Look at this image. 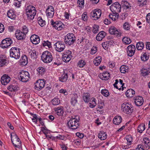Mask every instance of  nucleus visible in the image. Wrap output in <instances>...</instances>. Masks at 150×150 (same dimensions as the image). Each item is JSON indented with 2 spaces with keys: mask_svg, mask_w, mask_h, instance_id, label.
I'll use <instances>...</instances> for the list:
<instances>
[{
  "mask_svg": "<svg viewBox=\"0 0 150 150\" xmlns=\"http://www.w3.org/2000/svg\"><path fill=\"white\" fill-rule=\"evenodd\" d=\"M79 117L77 115L72 117L68 122V125L69 128L72 129H75L79 127Z\"/></svg>",
  "mask_w": 150,
  "mask_h": 150,
  "instance_id": "f257e3e1",
  "label": "nucleus"
},
{
  "mask_svg": "<svg viewBox=\"0 0 150 150\" xmlns=\"http://www.w3.org/2000/svg\"><path fill=\"white\" fill-rule=\"evenodd\" d=\"M41 58L44 62L49 63L52 61L53 57L50 52L46 51L42 53Z\"/></svg>",
  "mask_w": 150,
  "mask_h": 150,
  "instance_id": "f03ea898",
  "label": "nucleus"
},
{
  "mask_svg": "<svg viewBox=\"0 0 150 150\" xmlns=\"http://www.w3.org/2000/svg\"><path fill=\"white\" fill-rule=\"evenodd\" d=\"M76 40L74 35L72 33H69L65 36L64 41L66 44L71 45L74 43Z\"/></svg>",
  "mask_w": 150,
  "mask_h": 150,
  "instance_id": "7ed1b4c3",
  "label": "nucleus"
},
{
  "mask_svg": "<svg viewBox=\"0 0 150 150\" xmlns=\"http://www.w3.org/2000/svg\"><path fill=\"white\" fill-rule=\"evenodd\" d=\"M10 57L17 59L19 58L20 53L19 49L16 47H12L10 50Z\"/></svg>",
  "mask_w": 150,
  "mask_h": 150,
  "instance_id": "20e7f679",
  "label": "nucleus"
},
{
  "mask_svg": "<svg viewBox=\"0 0 150 150\" xmlns=\"http://www.w3.org/2000/svg\"><path fill=\"white\" fill-rule=\"evenodd\" d=\"M110 8L112 13H118L121 11V5L118 2H115L110 6Z\"/></svg>",
  "mask_w": 150,
  "mask_h": 150,
  "instance_id": "39448f33",
  "label": "nucleus"
},
{
  "mask_svg": "<svg viewBox=\"0 0 150 150\" xmlns=\"http://www.w3.org/2000/svg\"><path fill=\"white\" fill-rule=\"evenodd\" d=\"M122 108L123 112H134L133 108L131 105L128 103H125L122 104Z\"/></svg>",
  "mask_w": 150,
  "mask_h": 150,
  "instance_id": "423d86ee",
  "label": "nucleus"
},
{
  "mask_svg": "<svg viewBox=\"0 0 150 150\" xmlns=\"http://www.w3.org/2000/svg\"><path fill=\"white\" fill-rule=\"evenodd\" d=\"M19 75L22 82H26L28 80L29 74L28 72L22 71L20 73Z\"/></svg>",
  "mask_w": 150,
  "mask_h": 150,
  "instance_id": "0eeeda50",
  "label": "nucleus"
},
{
  "mask_svg": "<svg viewBox=\"0 0 150 150\" xmlns=\"http://www.w3.org/2000/svg\"><path fill=\"white\" fill-rule=\"evenodd\" d=\"M51 22L52 26L58 30H62L64 26L61 21H56L55 22L53 20H52Z\"/></svg>",
  "mask_w": 150,
  "mask_h": 150,
  "instance_id": "6e6552de",
  "label": "nucleus"
},
{
  "mask_svg": "<svg viewBox=\"0 0 150 150\" xmlns=\"http://www.w3.org/2000/svg\"><path fill=\"white\" fill-rule=\"evenodd\" d=\"M71 54V52L69 50H68L64 53L63 55V61L66 62H68L72 57Z\"/></svg>",
  "mask_w": 150,
  "mask_h": 150,
  "instance_id": "1a4fd4ad",
  "label": "nucleus"
},
{
  "mask_svg": "<svg viewBox=\"0 0 150 150\" xmlns=\"http://www.w3.org/2000/svg\"><path fill=\"white\" fill-rule=\"evenodd\" d=\"M135 50V46L131 45L128 46L127 48V53L128 56L131 57L133 55Z\"/></svg>",
  "mask_w": 150,
  "mask_h": 150,
  "instance_id": "9d476101",
  "label": "nucleus"
},
{
  "mask_svg": "<svg viewBox=\"0 0 150 150\" xmlns=\"http://www.w3.org/2000/svg\"><path fill=\"white\" fill-rule=\"evenodd\" d=\"M45 84L44 79H39L35 83V88L38 90H40L44 87Z\"/></svg>",
  "mask_w": 150,
  "mask_h": 150,
  "instance_id": "9b49d317",
  "label": "nucleus"
},
{
  "mask_svg": "<svg viewBox=\"0 0 150 150\" xmlns=\"http://www.w3.org/2000/svg\"><path fill=\"white\" fill-rule=\"evenodd\" d=\"M54 46H55L56 50L59 52L63 51L65 47L64 44L60 42H57L54 44Z\"/></svg>",
  "mask_w": 150,
  "mask_h": 150,
  "instance_id": "f8f14e48",
  "label": "nucleus"
},
{
  "mask_svg": "<svg viewBox=\"0 0 150 150\" xmlns=\"http://www.w3.org/2000/svg\"><path fill=\"white\" fill-rule=\"evenodd\" d=\"M101 14V11L100 9H96L91 12V16L92 17L95 18L94 19L97 20L100 17Z\"/></svg>",
  "mask_w": 150,
  "mask_h": 150,
  "instance_id": "ddd939ff",
  "label": "nucleus"
},
{
  "mask_svg": "<svg viewBox=\"0 0 150 150\" xmlns=\"http://www.w3.org/2000/svg\"><path fill=\"white\" fill-rule=\"evenodd\" d=\"M109 31L111 34L115 35L117 36H120L121 35L120 31H118L116 28L114 26H111L110 27L109 29Z\"/></svg>",
  "mask_w": 150,
  "mask_h": 150,
  "instance_id": "4468645a",
  "label": "nucleus"
},
{
  "mask_svg": "<svg viewBox=\"0 0 150 150\" xmlns=\"http://www.w3.org/2000/svg\"><path fill=\"white\" fill-rule=\"evenodd\" d=\"M134 101L137 106H139L143 104L144 99L142 96H138L134 98Z\"/></svg>",
  "mask_w": 150,
  "mask_h": 150,
  "instance_id": "2eb2a0df",
  "label": "nucleus"
},
{
  "mask_svg": "<svg viewBox=\"0 0 150 150\" xmlns=\"http://www.w3.org/2000/svg\"><path fill=\"white\" fill-rule=\"evenodd\" d=\"M54 13V8L52 6H49L46 11L47 16L50 18L53 17Z\"/></svg>",
  "mask_w": 150,
  "mask_h": 150,
  "instance_id": "dca6fc26",
  "label": "nucleus"
},
{
  "mask_svg": "<svg viewBox=\"0 0 150 150\" xmlns=\"http://www.w3.org/2000/svg\"><path fill=\"white\" fill-rule=\"evenodd\" d=\"M36 11L35 8H32V11L30 12H26V14L27 16L28 20H31L33 19L34 16L36 15Z\"/></svg>",
  "mask_w": 150,
  "mask_h": 150,
  "instance_id": "f3484780",
  "label": "nucleus"
},
{
  "mask_svg": "<svg viewBox=\"0 0 150 150\" xmlns=\"http://www.w3.org/2000/svg\"><path fill=\"white\" fill-rule=\"evenodd\" d=\"M30 40L34 44H38L40 41L39 37L37 35L34 34L31 36Z\"/></svg>",
  "mask_w": 150,
  "mask_h": 150,
  "instance_id": "a211bd4d",
  "label": "nucleus"
},
{
  "mask_svg": "<svg viewBox=\"0 0 150 150\" xmlns=\"http://www.w3.org/2000/svg\"><path fill=\"white\" fill-rule=\"evenodd\" d=\"M10 78L6 75H3L1 78V84L4 85H6L10 81Z\"/></svg>",
  "mask_w": 150,
  "mask_h": 150,
  "instance_id": "6ab92c4d",
  "label": "nucleus"
},
{
  "mask_svg": "<svg viewBox=\"0 0 150 150\" xmlns=\"http://www.w3.org/2000/svg\"><path fill=\"white\" fill-rule=\"evenodd\" d=\"M142 142L144 148H146L147 149L150 148V140L148 138H144Z\"/></svg>",
  "mask_w": 150,
  "mask_h": 150,
  "instance_id": "aec40b11",
  "label": "nucleus"
},
{
  "mask_svg": "<svg viewBox=\"0 0 150 150\" xmlns=\"http://www.w3.org/2000/svg\"><path fill=\"white\" fill-rule=\"evenodd\" d=\"M15 35L18 40H23L25 39V35L22 32L17 31L15 34Z\"/></svg>",
  "mask_w": 150,
  "mask_h": 150,
  "instance_id": "412c9836",
  "label": "nucleus"
},
{
  "mask_svg": "<svg viewBox=\"0 0 150 150\" xmlns=\"http://www.w3.org/2000/svg\"><path fill=\"white\" fill-rule=\"evenodd\" d=\"M106 33L104 31H101L97 35L96 39L97 40L100 41L105 36Z\"/></svg>",
  "mask_w": 150,
  "mask_h": 150,
  "instance_id": "4be33fe9",
  "label": "nucleus"
},
{
  "mask_svg": "<svg viewBox=\"0 0 150 150\" xmlns=\"http://www.w3.org/2000/svg\"><path fill=\"white\" fill-rule=\"evenodd\" d=\"M21 64L23 66H25L28 64V60L27 56L25 55H23L21 57V59L20 60Z\"/></svg>",
  "mask_w": 150,
  "mask_h": 150,
  "instance_id": "5701e85b",
  "label": "nucleus"
},
{
  "mask_svg": "<svg viewBox=\"0 0 150 150\" xmlns=\"http://www.w3.org/2000/svg\"><path fill=\"white\" fill-rule=\"evenodd\" d=\"M122 120V119L120 116H116L113 119V122L114 124L118 125L121 122Z\"/></svg>",
  "mask_w": 150,
  "mask_h": 150,
  "instance_id": "b1692460",
  "label": "nucleus"
},
{
  "mask_svg": "<svg viewBox=\"0 0 150 150\" xmlns=\"http://www.w3.org/2000/svg\"><path fill=\"white\" fill-rule=\"evenodd\" d=\"M150 73V69L149 68H142L141 70L142 75L145 76H147Z\"/></svg>",
  "mask_w": 150,
  "mask_h": 150,
  "instance_id": "393cba45",
  "label": "nucleus"
},
{
  "mask_svg": "<svg viewBox=\"0 0 150 150\" xmlns=\"http://www.w3.org/2000/svg\"><path fill=\"white\" fill-rule=\"evenodd\" d=\"M126 95L127 97L131 98L133 97L135 94V91L132 89H129L126 92Z\"/></svg>",
  "mask_w": 150,
  "mask_h": 150,
  "instance_id": "a878e982",
  "label": "nucleus"
},
{
  "mask_svg": "<svg viewBox=\"0 0 150 150\" xmlns=\"http://www.w3.org/2000/svg\"><path fill=\"white\" fill-rule=\"evenodd\" d=\"M98 137L101 140H104L107 138V134L105 132L101 131L98 134Z\"/></svg>",
  "mask_w": 150,
  "mask_h": 150,
  "instance_id": "bb28decb",
  "label": "nucleus"
},
{
  "mask_svg": "<svg viewBox=\"0 0 150 150\" xmlns=\"http://www.w3.org/2000/svg\"><path fill=\"white\" fill-rule=\"evenodd\" d=\"M78 97V95L77 94H74L73 96H72L71 99V102L72 105L74 106L77 103V98Z\"/></svg>",
  "mask_w": 150,
  "mask_h": 150,
  "instance_id": "cd10ccee",
  "label": "nucleus"
},
{
  "mask_svg": "<svg viewBox=\"0 0 150 150\" xmlns=\"http://www.w3.org/2000/svg\"><path fill=\"white\" fill-rule=\"evenodd\" d=\"M101 61V57L100 56H98L94 59L93 61V63L95 65L98 66L100 64Z\"/></svg>",
  "mask_w": 150,
  "mask_h": 150,
  "instance_id": "c85d7f7f",
  "label": "nucleus"
},
{
  "mask_svg": "<svg viewBox=\"0 0 150 150\" xmlns=\"http://www.w3.org/2000/svg\"><path fill=\"white\" fill-rule=\"evenodd\" d=\"M7 61L6 59L4 58L3 56H0V66L2 67L6 65Z\"/></svg>",
  "mask_w": 150,
  "mask_h": 150,
  "instance_id": "c756f323",
  "label": "nucleus"
},
{
  "mask_svg": "<svg viewBox=\"0 0 150 150\" xmlns=\"http://www.w3.org/2000/svg\"><path fill=\"white\" fill-rule=\"evenodd\" d=\"M12 143L16 148H20L21 147V142L19 138L18 139V140H14Z\"/></svg>",
  "mask_w": 150,
  "mask_h": 150,
  "instance_id": "7c9ffc66",
  "label": "nucleus"
},
{
  "mask_svg": "<svg viewBox=\"0 0 150 150\" xmlns=\"http://www.w3.org/2000/svg\"><path fill=\"white\" fill-rule=\"evenodd\" d=\"M83 100L85 102H88L90 99V94L88 93H84L83 94Z\"/></svg>",
  "mask_w": 150,
  "mask_h": 150,
  "instance_id": "2f4dec72",
  "label": "nucleus"
},
{
  "mask_svg": "<svg viewBox=\"0 0 150 150\" xmlns=\"http://www.w3.org/2000/svg\"><path fill=\"white\" fill-rule=\"evenodd\" d=\"M18 88L17 86H14L13 85L9 86L7 88V89L12 92H15L18 90Z\"/></svg>",
  "mask_w": 150,
  "mask_h": 150,
  "instance_id": "473e14b6",
  "label": "nucleus"
},
{
  "mask_svg": "<svg viewBox=\"0 0 150 150\" xmlns=\"http://www.w3.org/2000/svg\"><path fill=\"white\" fill-rule=\"evenodd\" d=\"M110 75V73L106 71L103 73L102 75V77H101V78L103 80H107L109 79Z\"/></svg>",
  "mask_w": 150,
  "mask_h": 150,
  "instance_id": "72a5a7b5",
  "label": "nucleus"
},
{
  "mask_svg": "<svg viewBox=\"0 0 150 150\" xmlns=\"http://www.w3.org/2000/svg\"><path fill=\"white\" fill-rule=\"evenodd\" d=\"M7 14L8 16L11 19H14L16 17V15L14 14L12 10H9Z\"/></svg>",
  "mask_w": 150,
  "mask_h": 150,
  "instance_id": "f704fd0d",
  "label": "nucleus"
},
{
  "mask_svg": "<svg viewBox=\"0 0 150 150\" xmlns=\"http://www.w3.org/2000/svg\"><path fill=\"white\" fill-rule=\"evenodd\" d=\"M68 78L67 74H64L62 75L61 77L59 78V80L61 81L64 82L66 81Z\"/></svg>",
  "mask_w": 150,
  "mask_h": 150,
  "instance_id": "c9c22d12",
  "label": "nucleus"
},
{
  "mask_svg": "<svg viewBox=\"0 0 150 150\" xmlns=\"http://www.w3.org/2000/svg\"><path fill=\"white\" fill-rule=\"evenodd\" d=\"M113 14H110L109 17L113 21H116L119 17V14L118 13H113Z\"/></svg>",
  "mask_w": 150,
  "mask_h": 150,
  "instance_id": "e433bc0d",
  "label": "nucleus"
},
{
  "mask_svg": "<svg viewBox=\"0 0 150 150\" xmlns=\"http://www.w3.org/2000/svg\"><path fill=\"white\" fill-rule=\"evenodd\" d=\"M145 129V125L144 124H142L139 125L137 129L138 132L140 133L142 132Z\"/></svg>",
  "mask_w": 150,
  "mask_h": 150,
  "instance_id": "4c0bfd02",
  "label": "nucleus"
},
{
  "mask_svg": "<svg viewBox=\"0 0 150 150\" xmlns=\"http://www.w3.org/2000/svg\"><path fill=\"white\" fill-rule=\"evenodd\" d=\"M123 43L125 44L128 45L131 42V39L127 37H124L122 39Z\"/></svg>",
  "mask_w": 150,
  "mask_h": 150,
  "instance_id": "58836bf2",
  "label": "nucleus"
},
{
  "mask_svg": "<svg viewBox=\"0 0 150 150\" xmlns=\"http://www.w3.org/2000/svg\"><path fill=\"white\" fill-rule=\"evenodd\" d=\"M144 46V43L141 42H137L136 44V48L138 50H141L143 49Z\"/></svg>",
  "mask_w": 150,
  "mask_h": 150,
  "instance_id": "ea45409f",
  "label": "nucleus"
},
{
  "mask_svg": "<svg viewBox=\"0 0 150 150\" xmlns=\"http://www.w3.org/2000/svg\"><path fill=\"white\" fill-rule=\"evenodd\" d=\"M29 54L31 59H34L36 57L37 54L35 50H31L29 52Z\"/></svg>",
  "mask_w": 150,
  "mask_h": 150,
  "instance_id": "a19ab883",
  "label": "nucleus"
},
{
  "mask_svg": "<svg viewBox=\"0 0 150 150\" xmlns=\"http://www.w3.org/2000/svg\"><path fill=\"white\" fill-rule=\"evenodd\" d=\"M127 141V144L131 145L132 142V137L130 135H128L126 137Z\"/></svg>",
  "mask_w": 150,
  "mask_h": 150,
  "instance_id": "79ce46f5",
  "label": "nucleus"
},
{
  "mask_svg": "<svg viewBox=\"0 0 150 150\" xmlns=\"http://www.w3.org/2000/svg\"><path fill=\"white\" fill-rule=\"evenodd\" d=\"M8 40H7V38L3 40L1 42V44L0 45L1 47L3 48H5L7 47H6V41L7 42Z\"/></svg>",
  "mask_w": 150,
  "mask_h": 150,
  "instance_id": "37998d69",
  "label": "nucleus"
},
{
  "mask_svg": "<svg viewBox=\"0 0 150 150\" xmlns=\"http://www.w3.org/2000/svg\"><path fill=\"white\" fill-rule=\"evenodd\" d=\"M45 70V69L42 67H39L37 69V71H38L39 74H41V75L44 74Z\"/></svg>",
  "mask_w": 150,
  "mask_h": 150,
  "instance_id": "c03bdc74",
  "label": "nucleus"
},
{
  "mask_svg": "<svg viewBox=\"0 0 150 150\" xmlns=\"http://www.w3.org/2000/svg\"><path fill=\"white\" fill-rule=\"evenodd\" d=\"M11 140L12 143L14 142V140H18V139L19 138L17 135L14 133L11 134Z\"/></svg>",
  "mask_w": 150,
  "mask_h": 150,
  "instance_id": "a18cd8bd",
  "label": "nucleus"
},
{
  "mask_svg": "<svg viewBox=\"0 0 150 150\" xmlns=\"http://www.w3.org/2000/svg\"><path fill=\"white\" fill-rule=\"evenodd\" d=\"M96 105L95 99H93L89 104V106L91 108H94Z\"/></svg>",
  "mask_w": 150,
  "mask_h": 150,
  "instance_id": "49530a36",
  "label": "nucleus"
},
{
  "mask_svg": "<svg viewBox=\"0 0 150 150\" xmlns=\"http://www.w3.org/2000/svg\"><path fill=\"white\" fill-rule=\"evenodd\" d=\"M52 102L53 105H57L59 104L60 100L57 98H54L52 100Z\"/></svg>",
  "mask_w": 150,
  "mask_h": 150,
  "instance_id": "de8ad7c7",
  "label": "nucleus"
},
{
  "mask_svg": "<svg viewBox=\"0 0 150 150\" xmlns=\"http://www.w3.org/2000/svg\"><path fill=\"white\" fill-rule=\"evenodd\" d=\"M141 60L143 61H147L149 59V56H147L146 53H144L141 57Z\"/></svg>",
  "mask_w": 150,
  "mask_h": 150,
  "instance_id": "09e8293b",
  "label": "nucleus"
},
{
  "mask_svg": "<svg viewBox=\"0 0 150 150\" xmlns=\"http://www.w3.org/2000/svg\"><path fill=\"white\" fill-rule=\"evenodd\" d=\"M86 64V62L82 60H79L78 63V66L81 68L83 67Z\"/></svg>",
  "mask_w": 150,
  "mask_h": 150,
  "instance_id": "8fccbe9b",
  "label": "nucleus"
},
{
  "mask_svg": "<svg viewBox=\"0 0 150 150\" xmlns=\"http://www.w3.org/2000/svg\"><path fill=\"white\" fill-rule=\"evenodd\" d=\"M42 45L44 47L47 46L49 48H50L51 47V43L48 40L44 41L42 43Z\"/></svg>",
  "mask_w": 150,
  "mask_h": 150,
  "instance_id": "3c124183",
  "label": "nucleus"
},
{
  "mask_svg": "<svg viewBox=\"0 0 150 150\" xmlns=\"http://www.w3.org/2000/svg\"><path fill=\"white\" fill-rule=\"evenodd\" d=\"M31 115L33 116V118H32V120L33 122H35V123H37V120L38 117H37V115L35 114H33V113H30Z\"/></svg>",
  "mask_w": 150,
  "mask_h": 150,
  "instance_id": "603ef678",
  "label": "nucleus"
},
{
  "mask_svg": "<svg viewBox=\"0 0 150 150\" xmlns=\"http://www.w3.org/2000/svg\"><path fill=\"white\" fill-rule=\"evenodd\" d=\"M101 93L105 97H108L109 95V93L108 91L105 89H103L101 91Z\"/></svg>",
  "mask_w": 150,
  "mask_h": 150,
  "instance_id": "864d4df0",
  "label": "nucleus"
},
{
  "mask_svg": "<svg viewBox=\"0 0 150 150\" xmlns=\"http://www.w3.org/2000/svg\"><path fill=\"white\" fill-rule=\"evenodd\" d=\"M63 108L62 106L55 108L54 110L56 112H63Z\"/></svg>",
  "mask_w": 150,
  "mask_h": 150,
  "instance_id": "5fc2aeb1",
  "label": "nucleus"
},
{
  "mask_svg": "<svg viewBox=\"0 0 150 150\" xmlns=\"http://www.w3.org/2000/svg\"><path fill=\"white\" fill-rule=\"evenodd\" d=\"M122 4V5L124 7L126 8H128L130 6V5L126 1H122L121 2Z\"/></svg>",
  "mask_w": 150,
  "mask_h": 150,
  "instance_id": "6e6d98bb",
  "label": "nucleus"
},
{
  "mask_svg": "<svg viewBox=\"0 0 150 150\" xmlns=\"http://www.w3.org/2000/svg\"><path fill=\"white\" fill-rule=\"evenodd\" d=\"M99 26L97 25H94L93 26V32L94 33H96L98 31Z\"/></svg>",
  "mask_w": 150,
  "mask_h": 150,
  "instance_id": "4d7b16f0",
  "label": "nucleus"
},
{
  "mask_svg": "<svg viewBox=\"0 0 150 150\" xmlns=\"http://www.w3.org/2000/svg\"><path fill=\"white\" fill-rule=\"evenodd\" d=\"M13 5L17 7H19L21 6V1L15 0Z\"/></svg>",
  "mask_w": 150,
  "mask_h": 150,
  "instance_id": "13d9d810",
  "label": "nucleus"
},
{
  "mask_svg": "<svg viewBox=\"0 0 150 150\" xmlns=\"http://www.w3.org/2000/svg\"><path fill=\"white\" fill-rule=\"evenodd\" d=\"M35 8L34 6L31 5L28 6L26 9V12H30L32 11V8Z\"/></svg>",
  "mask_w": 150,
  "mask_h": 150,
  "instance_id": "bf43d9fd",
  "label": "nucleus"
},
{
  "mask_svg": "<svg viewBox=\"0 0 150 150\" xmlns=\"http://www.w3.org/2000/svg\"><path fill=\"white\" fill-rule=\"evenodd\" d=\"M138 1L139 3V5L140 6H142L146 4V0H139Z\"/></svg>",
  "mask_w": 150,
  "mask_h": 150,
  "instance_id": "052dcab7",
  "label": "nucleus"
},
{
  "mask_svg": "<svg viewBox=\"0 0 150 150\" xmlns=\"http://www.w3.org/2000/svg\"><path fill=\"white\" fill-rule=\"evenodd\" d=\"M130 26L128 23L125 22L123 25V28L124 29L128 30L130 29Z\"/></svg>",
  "mask_w": 150,
  "mask_h": 150,
  "instance_id": "680f3d73",
  "label": "nucleus"
},
{
  "mask_svg": "<svg viewBox=\"0 0 150 150\" xmlns=\"http://www.w3.org/2000/svg\"><path fill=\"white\" fill-rule=\"evenodd\" d=\"M82 18L84 21H86L87 19V16L86 12H84L82 15Z\"/></svg>",
  "mask_w": 150,
  "mask_h": 150,
  "instance_id": "e2e57ef3",
  "label": "nucleus"
},
{
  "mask_svg": "<svg viewBox=\"0 0 150 150\" xmlns=\"http://www.w3.org/2000/svg\"><path fill=\"white\" fill-rule=\"evenodd\" d=\"M22 31L23 33L25 35L28 32V29L27 28V27L25 26H24L23 27Z\"/></svg>",
  "mask_w": 150,
  "mask_h": 150,
  "instance_id": "0e129e2a",
  "label": "nucleus"
},
{
  "mask_svg": "<svg viewBox=\"0 0 150 150\" xmlns=\"http://www.w3.org/2000/svg\"><path fill=\"white\" fill-rule=\"evenodd\" d=\"M8 40L7 42L6 41V47H8L11 45L12 42V40L10 38H7V40Z\"/></svg>",
  "mask_w": 150,
  "mask_h": 150,
  "instance_id": "69168bd1",
  "label": "nucleus"
},
{
  "mask_svg": "<svg viewBox=\"0 0 150 150\" xmlns=\"http://www.w3.org/2000/svg\"><path fill=\"white\" fill-rule=\"evenodd\" d=\"M77 3L79 5V6L82 7L84 4V0H78Z\"/></svg>",
  "mask_w": 150,
  "mask_h": 150,
  "instance_id": "338daca9",
  "label": "nucleus"
},
{
  "mask_svg": "<svg viewBox=\"0 0 150 150\" xmlns=\"http://www.w3.org/2000/svg\"><path fill=\"white\" fill-rule=\"evenodd\" d=\"M127 69L123 66H121L120 68V71L122 73H124L127 71Z\"/></svg>",
  "mask_w": 150,
  "mask_h": 150,
  "instance_id": "774afa93",
  "label": "nucleus"
}]
</instances>
